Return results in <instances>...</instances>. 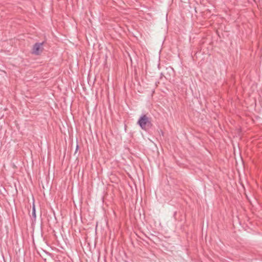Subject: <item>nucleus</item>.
<instances>
[{"mask_svg":"<svg viewBox=\"0 0 262 262\" xmlns=\"http://www.w3.org/2000/svg\"><path fill=\"white\" fill-rule=\"evenodd\" d=\"M137 124L143 130H146L147 128H150L152 126L150 119L146 115H142L140 116Z\"/></svg>","mask_w":262,"mask_h":262,"instance_id":"nucleus-1","label":"nucleus"},{"mask_svg":"<svg viewBox=\"0 0 262 262\" xmlns=\"http://www.w3.org/2000/svg\"><path fill=\"white\" fill-rule=\"evenodd\" d=\"M43 43L44 42L35 43L32 47V53L36 55H39L43 51Z\"/></svg>","mask_w":262,"mask_h":262,"instance_id":"nucleus-2","label":"nucleus"},{"mask_svg":"<svg viewBox=\"0 0 262 262\" xmlns=\"http://www.w3.org/2000/svg\"><path fill=\"white\" fill-rule=\"evenodd\" d=\"M32 217L34 219V220H35L36 217V215L35 207V205L34 204H33V207H32Z\"/></svg>","mask_w":262,"mask_h":262,"instance_id":"nucleus-3","label":"nucleus"}]
</instances>
